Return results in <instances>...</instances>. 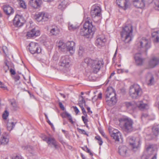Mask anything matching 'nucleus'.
<instances>
[{
	"label": "nucleus",
	"instance_id": "f257e3e1",
	"mask_svg": "<svg viewBox=\"0 0 159 159\" xmlns=\"http://www.w3.org/2000/svg\"><path fill=\"white\" fill-rule=\"evenodd\" d=\"M84 19L85 20V22L83 28L80 30V34L84 36L89 34L93 35L96 30L95 27L93 25L92 22L89 20L88 16H85Z\"/></svg>",
	"mask_w": 159,
	"mask_h": 159
},
{
	"label": "nucleus",
	"instance_id": "f03ea898",
	"mask_svg": "<svg viewBox=\"0 0 159 159\" xmlns=\"http://www.w3.org/2000/svg\"><path fill=\"white\" fill-rule=\"evenodd\" d=\"M122 40L125 43H128L133 38V27L130 24L128 25L123 28L121 32Z\"/></svg>",
	"mask_w": 159,
	"mask_h": 159
},
{
	"label": "nucleus",
	"instance_id": "7ed1b4c3",
	"mask_svg": "<svg viewBox=\"0 0 159 159\" xmlns=\"http://www.w3.org/2000/svg\"><path fill=\"white\" fill-rule=\"evenodd\" d=\"M106 102L107 105L111 106L115 104L117 100L114 89L111 87L107 88L105 92Z\"/></svg>",
	"mask_w": 159,
	"mask_h": 159
},
{
	"label": "nucleus",
	"instance_id": "20e7f679",
	"mask_svg": "<svg viewBox=\"0 0 159 159\" xmlns=\"http://www.w3.org/2000/svg\"><path fill=\"white\" fill-rule=\"evenodd\" d=\"M85 63H86L91 67V70L93 72L96 73L100 70L101 67L103 64L102 61L96 59L93 60L90 58H86L85 60Z\"/></svg>",
	"mask_w": 159,
	"mask_h": 159
},
{
	"label": "nucleus",
	"instance_id": "39448f33",
	"mask_svg": "<svg viewBox=\"0 0 159 159\" xmlns=\"http://www.w3.org/2000/svg\"><path fill=\"white\" fill-rule=\"evenodd\" d=\"M91 15L93 21L97 23L100 22L102 18L101 7L96 5H93L91 8Z\"/></svg>",
	"mask_w": 159,
	"mask_h": 159
},
{
	"label": "nucleus",
	"instance_id": "423d86ee",
	"mask_svg": "<svg viewBox=\"0 0 159 159\" xmlns=\"http://www.w3.org/2000/svg\"><path fill=\"white\" fill-rule=\"evenodd\" d=\"M129 92L130 96L135 99L141 96L142 90L139 85L135 84L130 86Z\"/></svg>",
	"mask_w": 159,
	"mask_h": 159
},
{
	"label": "nucleus",
	"instance_id": "0eeeda50",
	"mask_svg": "<svg viewBox=\"0 0 159 159\" xmlns=\"http://www.w3.org/2000/svg\"><path fill=\"white\" fill-rule=\"evenodd\" d=\"M121 122L123 125L124 130L127 132H130L133 130V121L131 118L126 117L121 119Z\"/></svg>",
	"mask_w": 159,
	"mask_h": 159
},
{
	"label": "nucleus",
	"instance_id": "6e6552de",
	"mask_svg": "<svg viewBox=\"0 0 159 159\" xmlns=\"http://www.w3.org/2000/svg\"><path fill=\"white\" fill-rule=\"evenodd\" d=\"M136 45L138 48L142 49L143 50H146L150 47V41L145 37L139 38Z\"/></svg>",
	"mask_w": 159,
	"mask_h": 159
},
{
	"label": "nucleus",
	"instance_id": "1a4fd4ad",
	"mask_svg": "<svg viewBox=\"0 0 159 159\" xmlns=\"http://www.w3.org/2000/svg\"><path fill=\"white\" fill-rule=\"evenodd\" d=\"M152 145H149L147 148L146 151L141 157V159H147L150 156L154 154L152 159H156V154L154 152Z\"/></svg>",
	"mask_w": 159,
	"mask_h": 159
},
{
	"label": "nucleus",
	"instance_id": "9d476101",
	"mask_svg": "<svg viewBox=\"0 0 159 159\" xmlns=\"http://www.w3.org/2000/svg\"><path fill=\"white\" fill-rule=\"evenodd\" d=\"M129 150L125 146L120 145L119 147L118 152L119 154L125 159H130Z\"/></svg>",
	"mask_w": 159,
	"mask_h": 159
},
{
	"label": "nucleus",
	"instance_id": "9b49d317",
	"mask_svg": "<svg viewBox=\"0 0 159 159\" xmlns=\"http://www.w3.org/2000/svg\"><path fill=\"white\" fill-rule=\"evenodd\" d=\"M29 46L30 51L32 54L39 53L41 52V49L37 43L31 42L30 43Z\"/></svg>",
	"mask_w": 159,
	"mask_h": 159
},
{
	"label": "nucleus",
	"instance_id": "f8f14e48",
	"mask_svg": "<svg viewBox=\"0 0 159 159\" xmlns=\"http://www.w3.org/2000/svg\"><path fill=\"white\" fill-rule=\"evenodd\" d=\"M14 25L16 27H20L22 26L24 23V18L22 16L16 15L13 20Z\"/></svg>",
	"mask_w": 159,
	"mask_h": 159
},
{
	"label": "nucleus",
	"instance_id": "ddd939ff",
	"mask_svg": "<svg viewBox=\"0 0 159 159\" xmlns=\"http://www.w3.org/2000/svg\"><path fill=\"white\" fill-rule=\"evenodd\" d=\"M70 60L68 56H62L61 57L59 65L60 66L67 68L70 65Z\"/></svg>",
	"mask_w": 159,
	"mask_h": 159
},
{
	"label": "nucleus",
	"instance_id": "4468645a",
	"mask_svg": "<svg viewBox=\"0 0 159 159\" xmlns=\"http://www.w3.org/2000/svg\"><path fill=\"white\" fill-rule=\"evenodd\" d=\"M131 147L133 148H137L139 144L140 139L139 138H135L134 137H130L127 139Z\"/></svg>",
	"mask_w": 159,
	"mask_h": 159
},
{
	"label": "nucleus",
	"instance_id": "2eb2a0df",
	"mask_svg": "<svg viewBox=\"0 0 159 159\" xmlns=\"http://www.w3.org/2000/svg\"><path fill=\"white\" fill-rule=\"evenodd\" d=\"M75 43L73 41H68L66 42V51L70 55L75 52Z\"/></svg>",
	"mask_w": 159,
	"mask_h": 159
},
{
	"label": "nucleus",
	"instance_id": "dca6fc26",
	"mask_svg": "<svg viewBox=\"0 0 159 159\" xmlns=\"http://www.w3.org/2000/svg\"><path fill=\"white\" fill-rule=\"evenodd\" d=\"M40 34V30L36 28H34L27 32L26 36L28 38H30L32 37H35L38 36Z\"/></svg>",
	"mask_w": 159,
	"mask_h": 159
},
{
	"label": "nucleus",
	"instance_id": "f3484780",
	"mask_svg": "<svg viewBox=\"0 0 159 159\" xmlns=\"http://www.w3.org/2000/svg\"><path fill=\"white\" fill-rule=\"evenodd\" d=\"M159 64V58L155 56L152 57L148 62V67L152 68Z\"/></svg>",
	"mask_w": 159,
	"mask_h": 159
},
{
	"label": "nucleus",
	"instance_id": "a211bd4d",
	"mask_svg": "<svg viewBox=\"0 0 159 159\" xmlns=\"http://www.w3.org/2000/svg\"><path fill=\"white\" fill-rule=\"evenodd\" d=\"M116 3L119 7L124 10L127 9L129 6V2L128 0H116Z\"/></svg>",
	"mask_w": 159,
	"mask_h": 159
},
{
	"label": "nucleus",
	"instance_id": "6ab92c4d",
	"mask_svg": "<svg viewBox=\"0 0 159 159\" xmlns=\"http://www.w3.org/2000/svg\"><path fill=\"white\" fill-rule=\"evenodd\" d=\"M145 80L146 83L148 86L153 85L155 82L153 76L151 73H148L146 75Z\"/></svg>",
	"mask_w": 159,
	"mask_h": 159
},
{
	"label": "nucleus",
	"instance_id": "aec40b11",
	"mask_svg": "<svg viewBox=\"0 0 159 159\" xmlns=\"http://www.w3.org/2000/svg\"><path fill=\"white\" fill-rule=\"evenodd\" d=\"M135 105L136 107L141 110H147L149 108L148 104L144 103L142 101H138L135 102Z\"/></svg>",
	"mask_w": 159,
	"mask_h": 159
},
{
	"label": "nucleus",
	"instance_id": "412c9836",
	"mask_svg": "<svg viewBox=\"0 0 159 159\" xmlns=\"http://www.w3.org/2000/svg\"><path fill=\"white\" fill-rule=\"evenodd\" d=\"M68 0H59L58 8L61 10H64L68 5Z\"/></svg>",
	"mask_w": 159,
	"mask_h": 159
},
{
	"label": "nucleus",
	"instance_id": "4be33fe9",
	"mask_svg": "<svg viewBox=\"0 0 159 159\" xmlns=\"http://www.w3.org/2000/svg\"><path fill=\"white\" fill-rule=\"evenodd\" d=\"M106 41V40L104 36H98L96 41V45L99 47H101L104 45V43Z\"/></svg>",
	"mask_w": 159,
	"mask_h": 159
},
{
	"label": "nucleus",
	"instance_id": "5701e85b",
	"mask_svg": "<svg viewBox=\"0 0 159 159\" xmlns=\"http://www.w3.org/2000/svg\"><path fill=\"white\" fill-rule=\"evenodd\" d=\"M112 137H113L116 141L119 142L120 140L121 141H122V138L121 136V133L117 130H114L113 131L112 133L111 134Z\"/></svg>",
	"mask_w": 159,
	"mask_h": 159
},
{
	"label": "nucleus",
	"instance_id": "b1692460",
	"mask_svg": "<svg viewBox=\"0 0 159 159\" xmlns=\"http://www.w3.org/2000/svg\"><path fill=\"white\" fill-rule=\"evenodd\" d=\"M134 6L138 8H143L145 6L144 0H133Z\"/></svg>",
	"mask_w": 159,
	"mask_h": 159
},
{
	"label": "nucleus",
	"instance_id": "393cba45",
	"mask_svg": "<svg viewBox=\"0 0 159 159\" xmlns=\"http://www.w3.org/2000/svg\"><path fill=\"white\" fill-rule=\"evenodd\" d=\"M30 4L32 7L35 8L39 7L42 4V0H30Z\"/></svg>",
	"mask_w": 159,
	"mask_h": 159
},
{
	"label": "nucleus",
	"instance_id": "a878e982",
	"mask_svg": "<svg viewBox=\"0 0 159 159\" xmlns=\"http://www.w3.org/2000/svg\"><path fill=\"white\" fill-rule=\"evenodd\" d=\"M134 58L135 63L137 65H141L143 64L144 59L142 57L140 53L135 54Z\"/></svg>",
	"mask_w": 159,
	"mask_h": 159
},
{
	"label": "nucleus",
	"instance_id": "bb28decb",
	"mask_svg": "<svg viewBox=\"0 0 159 159\" xmlns=\"http://www.w3.org/2000/svg\"><path fill=\"white\" fill-rule=\"evenodd\" d=\"M47 143L48 145L54 147L55 148H57V142L56 141L54 138L52 136L48 137Z\"/></svg>",
	"mask_w": 159,
	"mask_h": 159
},
{
	"label": "nucleus",
	"instance_id": "cd10ccee",
	"mask_svg": "<svg viewBox=\"0 0 159 159\" xmlns=\"http://www.w3.org/2000/svg\"><path fill=\"white\" fill-rule=\"evenodd\" d=\"M3 10L4 12L7 15L12 14L14 13L13 9L8 5H5L3 7Z\"/></svg>",
	"mask_w": 159,
	"mask_h": 159
},
{
	"label": "nucleus",
	"instance_id": "c85d7f7f",
	"mask_svg": "<svg viewBox=\"0 0 159 159\" xmlns=\"http://www.w3.org/2000/svg\"><path fill=\"white\" fill-rule=\"evenodd\" d=\"M9 141L8 134L5 133L3 134L1 138L0 142L1 144L3 145L7 144Z\"/></svg>",
	"mask_w": 159,
	"mask_h": 159
},
{
	"label": "nucleus",
	"instance_id": "c756f323",
	"mask_svg": "<svg viewBox=\"0 0 159 159\" xmlns=\"http://www.w3.org/2000/svg\"><path fill=\"white\" fill-rule=\"evenodd\" d=\"M59 49L62 52L66 51V43H64L63 42L60 41L57 44Z\"/></svg>",
	"mask_w": 159,
	"mask_h": 159
},
{
	"label": "nucleus",
	"instance_id": "7c9ffc66",
	"mask_svg": "<svg viewBox=\"0 0 159 159\" xmlns=\"http://www.w3.org/2000/svg\"><path fill=\"white\" fill-rule=\"evenodd\" d=\"M60 32V28L57 26L52 27L50 30V33L51 34L55 36L59 34Z\"/></svg>",
	"mask_w": 159,
	"mask_h": 159
},
{
	"label": "nucleus",
	"instance_id": "2f4dec72",
	"mask_svg": "<svg viewBox=\"0 0 159 159\" xmlns=\"http://www.w3.org/2000/svg\"><path fill=\"white\" fill-rule=\"evenodd\" d=\"M152 36L155 38L154 41L156 43H159V30L152 32Z\"/></svg>",
	"mask_w": 159,
	"mask_h": 159
},
{
	"label": "nucleus",
	"instance_id": "473e14b6",
	"mask_svg": "<svg viewBox=\"0 0 159 159\" xmlns=\"http://www.w3.org/2000/svg\"><path fill=\"white\" fill-rule=\"evenodd\" d=\"M126 107L130 110L134 109L135 107V102H125V103Z\"/></svg>",
	"mask_w": 159,
	"mask_h": 159
},
{
	"label": "nucleus",
	"instance_id": "72a5a7b5",
	"mask_svg": "<svg viewBox=\"0 0 159 159\" xmlns=\"http://www.w3.org/2000/svg\"><path fill=\"white\" fill-rule=\"evenodd\" d=\"M78 105L80 107H83L84 105L85 106H86L85 104V100L83 97L81 96H79L78 101Z\"/></svg>",
	"mask_w": 159,
	"mask_h": 159
},
{
	"label": "nucleus",
	"instance_id": "f704fd0d",
	"mask_svg": "<svg viewBox=\"0 0 159 159\" xmlns=\"http://www.w3.org/2000/svg\"><path fill=\"white\" fill-rule=\"evenodd\" d=\"M42 21H47L50 18L49 14L44 12H42Z\"/></svg>",
	"mask_w": 159,
	"mask_h": 159
},
{
	"label": "nucleus",
	"instance_id": "c9c22d12",
	"mask_svg": "<svg viewBox=\"0 0 159 159\" xmlns=\"http://www.w3.org/2000/svg\"><path fill=\"white\" fill-rule=\"evenodd\" d=\"M11 105H12L14 110H16L19 108L15 100L14 99H11L10 100Z\"/></svg>",
	"mask_w": 159,
	"mask_h": 159
},
{
	"label": "nucleus",
	"instance_id": "e433bc0d",
	"mask_svg": "<svg viewBox=\"0 0 159 159\" xmlns=\"http://www.w3.org/2000/svg\"><path fill=\"white\" fill-rule=\"evenodd\" d=\"M34 19L38 21H42V12H40L37 14H35L34 16Z\"/></svg>",
	"mask_w": 159,
	"mask_h": 159
},
{
	"label": "nucleus",
	"instance_id": "4c0bfd02",
	"mask_svg": "<svg viewBox=\"0 0 159 159\" xmlns=\"http://www.w3.org/2000/svg\"><path fill=\"white\" fill-rule=\"evenodd\" d=\"M16 124V123L13 122H8L7 124L8 130L10 131L12 130Z\"/></svg>",
	"mask_w": 159,
	"mask_h": 159
},
{
	"label": "nucleus",
	"instance_id": "58836bf2",
	"mask_svg": "<svg viewBox=\"0 0 159 159\" xmlns=\"http://www.w3.org/2000/svg\"><path fill=\"white\" fill-rule=\"evenodd\" d=\"M17 1L21 7L23 9L26 8V5L24 0H17Z\"/></svg>",
	"mask_w": 159,
	"mask_h": 159
},
{
	"label": "nucleus",
	"instance_id": "ea45409f",
	"mask_svg": "<svg viewBox=\"0 0 159 159\" xmlns=\"http://www.w3.org/2000/svg\"><path fill=\"white\" fill-rule=\"evenodd\" d=\"M78 27L77 25H75L71 23H69L68 24V28L69 30L73 31L76 29Z\"/></svg>",
	"mask_w": 159,
	"mask_h": 159
},
{
	"label": "nucleus",
	"instance_id": "a19ab883",
	"mask_svg": "<svg viewBox=\"0 0 159 159\" xmlns=\"http://www.w3.org/2000/svg\"><path fill=\"white\" fill-rule=\"evenodd\" d=\"M152 131L153 134L155 136H157L159 133V130L158 126H154L152 128Z\"/></svg>",
	"mask_w": 159,
	"mask_h": 159
},
{
	"label": "nucleus",
	"instance_id": "79ce46f5",
	"mask_svg": "<svg viewBox=\"0 0 159 159\" xmlns=\"http://www.w3.org/2000/svg\"><path fill=\"white\" fill-rule=\"evenodd\" d=\"M154 7L156 10L159 11V0L155 1Z\"/></svg>",
	"mask_w": 159,
	"mask_h": 159
},
{
	"label": "nucleus",
	"instance_id": "37998d69",
	"mask_svg": "<svg viewBox=\"0 0 159 159\" xmlns=\"http://www.w3.org/2000/svg\"><path fill=\"white\" fill-rule=\"evenodd\" d=\"M84 53V49L83 48L82 46H80L79 48L78 53L80 56H81L83 55Z\"/></svg>",
	"mask_w": 159,
	"mask_h": 159
},
{
	"label": "nucleus",
	"instance_id": "c03bdc74",
	"mask_svg": "<svg viewBox=\"0 0 159 159\" xmlns=\"http://www.w3.org/2000/svg\"><path fill=\"white\" fill-rule=\"evenodd\" d=\"M95 138L98 141V143L99 145H102L103 142L101 138L99 136H96L95 137Z\"/></svg>",
	"mask_w": 159,
	"mask_h": 159
},
{
	"label": "nucleus",
	"instance_id": "a18cd8bd",
	"mask_svg": "<svg viewBox=\"0 0 159 159\" xmlns=\"http://www.w3.org/2000/svg\"><path fill=\"white\" fill-rule=\"evenodd\" d=\"M9 115V112L7 111L6 110L2 114V117L4 119H7Z\"/></svg>",
	"mask_w": 159,
	"mask_h": 159
},
{
	"label": "nucleus",
	"instance_id": "49530a36",
	"mask_svg": "<svg viewBox=\"0 0 159 159\" xmlns=\"http://www.w3.org/2000/svg\"><path fill=\"white\" fill-rule=\"evenodd\" d=\"M14 65L13 64H12L11 65V68H10V72L11 73V74L12 75H14L15 74H16V72H15V70L13 69L12 68H13L14 67Z\"/></svg>",
	"mask_w": 159,
	"mask_h": 159
},
{
	"label": "nucleus",
	"instance_id": "de8ad7c7",
	"mask_svg": "<svg viewBox=\"0 0 159 159\" xmlns=\"http://www.w3.org/2000/svg\"><path fill=\"white\" fill-rule=\"evenodd\" d=\"M13 159H24V158L21 155L18 154L16 155V156L13 158Z\"/></svg>",
	"mask_w": 159,
	"mask_h": 159
},
{
	"label": "nucleus",
	"instance_id": "09e8293b",
	"mask_svg": "<svg viewBox=\"0 0 159 159\" xmlns=\"http://www.w3.org/2000/svg\"><path fill=\"white\" fill-rule=\"evenodd\" d=\"M0 87L4 89H7V87L1 82L0 81Z\"/></svg>",
	"mask_w": 159,
	"mask_h": 159
},
{
	"label": "nucleus",
	"instance_id": "8fccbe9b",
	"mask_svg": "<svg viewBox=\"0 0 159 159\" xmlns=\"http://www.w3.org/2000/svg\"><path fill=\"white\" fill-rule=\"evenodd\" d=\"M82 119L84 121V123L86 124L87 122H88V120L87 118H86L84 116H82Z\"/></svg>",
	"mask_w": 159,
	"mask_h": 159
},
{
	"label": "nucleus",
	"instance_id": "3c124183",
	"mask_svg": "<svg viewBox=\"0 0 159 159\" xmlns=\"http://www.w3.org/2000/svg\"><path fill=\"white\" fill-rule=\"evenodd\" d=\"M73 107L74 108V111L76 114H77L79 112V109L76 106H73Z\"/></svg>",
	"mask_w": 159,
	"mask_h": 159
},
{
	"label": "nucleus",
	"instance_id": "603ef678",
	"mask_svg": "<svg viewBox=\"0 0 159 159\" xmlns=\"http://www.w3.org/2000/svg\"><path fill=\"white\" fill-rule=\"evenodd\" d=\"M148 116V115L147 113H143L141 116V119L143 120L144 118L147 117Z\"/></svg>",
	"mask_w": 159,
	"mask_h": 159
},
{
	"label": "nucleus",
	"instance_id": "864d4df0",
	"mask_svg": "<svg viewBox=\"0 0 159 159\" xmlns=\"http://www.w3.org/2000/svg\"><path fill=\"white\" fill-rule=\"evenodd\" d=\"M81 108L82 111L83 113L84 114V115L86 116H87V115L86 114V111H85V110L84 109V107H81Z\"/></svg>",
	"mask_w": 159,
	"mask_h": 159
},
{
	"label": "nucleus",
	"instance_id": "5fc2aeb1",
	"mask_svg": "<svg viewBox=\"0 0 159 159\" xmlns=\"http://www.w3.org/2000/svg\"><path fill=\"white\" fill-rule=\"evenodd\" d=\"M59 105L60 107V108L63 110H64L65 107L63 106V105L62 104V103L61 102H59Z\"/></svg>",
	"mask_w": 159,
	"mask_h": 159
},
{
	"label": "nucleus",
	"instance_id": "6e6d98bb",
	"mask_svg": "<svg viewBox=\"0 0 159 159\" xmlns=\"http://www.w3.org/2000/svg\"><path fill=\"white\" fill-rule=\"evenodd\" d=\"M48 137H47L46 136L44 135L42 137V139L43 141H45L47 143V141L48 140Z\"/></svg>",
	"mask_w": 159,
	"mask_h": 159
},
{
	"label": "nucleus",
	"instance_id": "4d7b16f0",
	"mask_svg": "<svg viewBox=\"0 0 159 159\" xmlns=\"http://www.w3.org/2000/svg\"><path fill=\"white\" fill-rule=\"evenodd\" d=\"M64 114L65 115H66L67 116H68V117L71 116L70 115V114H69V113H68V112H65L64 113H63L62 114L61 116L62 117H63V115Z\"/></svg>",
	"mask_w": 159,
	"mask_h": 159
},
{
	"label": "nucleus",
	"instance_id": "13d9d810",
	"mask_svg": "<svg viewBox=\"0 0 159 159\" xmlns=\"http://www.w3.org/2000/svg\"><path fill=\"white\" fill-rule=\"evenodd\" d=\"M102 98V93H100L98 96V98L101 99Z\"/></svg>",
	"mask_w": 159,
	"mask_h": 159
},
{
	"label": "nucleus",
	"instance_id": "bf43d9fd",
	"mask_svg": "<svg viewBox=\"0 0 159 159\" xmlns=\"http://www.w3.org/2000/svg\"><path fill=\"white\" fill-rule=\"evenodd\" d=\"M87 109L88 111V112L89 114L92 113V112L90 110V108L89 107H87Z\"/></svg>",
	"mask_w": 159,
	"mask_h": 159
},
{
	"label": "nucleus",
	"instance_id": "052dcab7",
	"mask_svg": "<svg viewBox=\"0 0 159 159\" xmlns=\"http://www.w3.org/2000/svg\"><path fill=\"white\" fill-rule=\"evenodd\" d=\"M69 121L72 124L74 123V122L72 120V118L71 116L69 117Z\"/></svg>",
	"mask_w": 159,
	"mask_h": 159
},
{
	"label": "nucleus",
	"instance_id": "680f3d73",
	"mask_svg": "<svg viewBox=\"0 0 159 159\" xmlns=\"http://www.w3.org/2000/svg\"><path fill=\"white\" fill-rule=\"evenodd\" d=\"M59 18H60V20L59 19V18H57V19L59 22H62L63 21V19L62 18L61 16H59Z\"/></svg>",
	"mask_w": 159,
	"mask_h": 159
},
{
	"label": "nucleus",
	"instance_id": "e2e57ef3",
	"mask_svg": "<svg viewBox=\"0 0 159 159\" xmlns=\"http://www.w3.org/2000/svg\"><path fill=\"white\" fill-rule=\"evenodd\" d=\"M80 132H81L82 134H87L85 131L82 129H80Z\"/></svg>",
	"mask_w": 159,
	"mask_h": 159
},
{
	"label": "nucleus",
	"instance_id": "0e129e2a",
	"mask_svg": "<svg viewBox=\"0 0 159 159\" xmlns=\"http://www.w3.org/2000/svg\"><path fill=\"white\" fill-rule=\"evenodd\" d=\"M101 134H102V135L104 136L105 138H107V136L105 134V133H104V132L103 131H102L100 132Z\"/></svg>",
	"mask_w": 159,
	"mask_h": 159
},
{
	"label": "nucleus",
	"instance_id": "69168bd1",
	"mask_svg": "<svg viewBox=\"0 0 159 159\" xmlns=\"http://www.w3.org/2000/svg\"><path fill=\"white\" fill-rule=\"evenodd\" d=\"M116 52H117V50H116V51L113 57V61H114L115 60L116 57Z\"/></svg>",
	"mask_w": 159,
	"mask_h": 159
},
{
	"label": "nucleus",
	"instance_id": "338daca9",
	"mask_svg": "<svg viewBox=\"0 0 159 159\" xmlns=\"http://www.w3.org/2000/svg\"><path fill=\"white\" fill-rule=\"evenodd\" d=\"M15 79H16V80L17 81L19 80L20 79V77L19 76L17 75L15 77Z\"/></svg>",
	"mask_w": 159,
	"mask_h": 159
},
{
	"label": "nucleus",
	"instance_id": "774afa93",
	"mask_svg": "<svg viewBox=\"0 0 159 159\" xmlns=\"http://www.w3.org/2000/svg\"><path fill=\"white\" fill-rule=\"evenodd\" d=\"M4 63L6 65V66H7V67H8V68L9 69V66L8 65V62L7 61V60H6L5 62H4Z\"/></svg>",
	"mask_w": 159,
	"mask_h": 159
}]
</instances>
